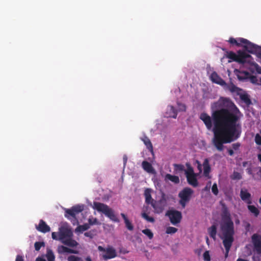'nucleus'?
I'll use <instances>...</instances> for the list:
<instances>
[{
    "mask_svg": "<svg viewBox=\"0 0 261 261\" xmlns=\"http://www.w3.org/2000/svg\"><path fill=\"white\" fill-rule=\"evenodd\" d=\"M197 162L198 163V168L199 170L200 171H201V164L200 163V162L199 161H197Z\"/></svg>",
    "mask_w": 261,
    "mask_h": 261,
    "instance_id": "57",
    "label": "nucleus"
},
{
    "mask_svg": "<svg viewBox=\"0 0 261 261\" xmlns=\"http://www.w3.org/2000/svg\"><path fill=\"white\" fill-rule=\"evenodd\" d=\"M222 221L232 220L231 219L230 213L226 205L225 204H222Z\"/></svg>",
    "mask_w": 261,
    "mask_h": 261,
    "instance_id": "13",
    "label": "nucleus"
},
{
    "mask_svg": "<svg viewBox=\"0 0 261 261\" xmlns=\"http://www.w3.org/2000/svg\"><path fill=\"white\" fill-rule=\"evenodd\" d=\"M88 222H89V225H93V224H95L96 222H97V219L96 218H94V219H89L88 220Z\"/></svg>",
    "mask_w": 261,
    "mask_h": 261,
    "instance_id": "48",
    "label": "nucleus"
},
{
    "mask_svg": "<svg viewBox=\"0 0 261 261\" xmlns=\"http://www.w3.org/2000/svg\"><path fill=\"white\" fill-rule=\"evenodd\" d=\"M15 261H23V257L21 255H17L16 256Z\"/></svg>",
    "mask_w": 261,
    "mask_h": 261,
    "instance_id": "51",
    "label": "nucleus"
},
{
    "mask_svg": "<svg viewBox=\"0 0 261 261\" xmlns=\"http://www.w3.org/2000/svg\"><path fill=\"white\" fill-rule=\"evenodd\" d=\"M240 97L241 100L243 101L246 105L249 106L251 104V101L248 94L246 93L242 94L240 95Z\"/></svg>",
    "mask_w": 261,
    "mask_h": 261,
    "instance_id": "25",
    "label": "nucleus"
},
{
    "mask_svg": "<svg viewBox=\"0 0 261 261\" xmlns=\"http://www.w3.org/2000/svg\"><path fill=\"white\" fill-rule=\"evenodd\" d=\"M121 216L124 220L126 228L130 231L133 230L134 229V226L130 221L128 219L126 216L123 213H121Z\"/></svg>",
    "mask_w": 261,
    "mask_h": 261,
    "instance_id": "24",
    "label": "nucleus"
},
{
    "mask_svg": "<svg viewBox=\"0 0 261 261\" xmlns=\"http://www.w3.org/2000/svg\"><path fill=\"white\" fill-rule=\"evenodd\" d=\"M166 179H168L174 184L179 183V178L178 176L176 175H173L170 174H167L165 176Z\"/></svg>",
    "mask_w": 261,
    "mask_h": 261,
    "instance_id": "27",
    "label": "nucleus"
},
{
    "mask_svg": "<svg viewBox=\"0 0 261 261\" xmlns=\"http://www.w3.org/2000/svg\"><path fill=\"white\" fill-rule=\"evenodd\" d=\"M256 55L257 57L261 59V46L256 45Z\"/></svg>",
    "mask_w": 261,
    "mask_h": 261,
    "instance_id": "45",
    "label": "nucleus"
},
{
    "mask_svg": "<svg viewBox=\"0 0 261 261\" xmlns=\"http://www.w3.org/2000/svg\"><path fill=\"white\" fill-rule=\"evenodd\" d=\"M46 257L48 261H54L55 255L51 250H48L47 252Z\"/></svg>",
    "mask_w": 261,
    "mask_h": 261,
    "instance_id": "37",
    "label": "nucleus"
},
{
    "mask_svg": "<svg viewBox=\"0 0 261 261\" xmlns=\"http://www.w3.org/2000/svg\"><path fill=\"white\" fill-rule=\"evenodd\" d=\"M167 205V200L165 195L163 194L161 199L158 201L151 202V206L154 208L155 213L160 214L162 213Z\"/></svg>",
    "mask_w": 261,
    "mask_h": 261,
    "instance_id": "8",
    "label": "nucleus"
},
{
    "mask_svg": "<svg viewBox=\"0 0 261 261\" xmlns=\"http://www.w3.org/2000/svg\"><path fill=\"white\" fill-rule=\"evenodd\" d=\"M123 160L124 164L125 165L127 162V156L126 155H124V156L123 158Z\"/></svg>",
    "mask_w": 261,
    "mask_h": 261,
    "instance_id": "55",
    "label": "nucleus"
},
{
    "mask_svg": "<svg viewBox=\"0 0 261 261\" xmlns=\"http://www.w3.org/2000/svg\"><path fill=\"white\" fill-rule=\"evenodd\" d=\"M228 41L232 45L239 47L243 46L248 52L256 55V45L251 43L246 39L243 38L235 39L230 37Z\"/></svg>",
    "mask_w": 261,
    "mask_h": 261,
    "instance_id": "3",
    "label": "nucleus"
},
{
    "mask_svg": "<svg viewBox=\"0 0 261 261\" xmlns=\"http://www.w3.org/2000/svg\"><path fill=\"white\" fill-rule=\"evenodd\" d=\"M228 89L231 92H237L239 89V88L232 83L228 86Z\"/></svg>",
    "mask_w": 261,
    "mask_h": 261,
    "instance_id": "40",
    "label": "nucleus"
},
{
    "mask_svg": "<svg viewBox=\"0 0 261 261\" xmlns=\"http://www.w3.org/2000/svg\"><path fill=\"white\" fill-rule=\"evenodd\" d=\"M256 79V77L255 76H252L251 78V80L252 81V83H254L255 82V80Z\"/></svg>",
    "mask_w": 261,
    "mask_h": 261,
    "instance_id": "60",
    "label": "nucleus"
},
{
    "mask_svg": "<svg viewBox=\"0 0 261 261\" xmlns=\"http://www.w3.org/2000/svg\"><path fill=\"white\" fill-rule=\"evenodd\" d=\"M97 249L101 253L100 256L104 260H108L110 259L114 258L117 256L116 249L112 246H108L107 248H104L101 246H98Z\"/></svg>",
    "mask_w": 261,
    "mask_h": 261,
    "instance_id": "5",
    "label": "nucleus"
},
{
    "mask_svg": "<svg viewBox=\"0 0 261 261\" xmlns=\"http://www.w3.org/2000/svg\"><path fill=\"white\" fill-rule=\"evenodd\" d=\"M51 237H52V238L54 240L57 239V234H56V232H52Z\"/></svg>",
    "mask_w": 261,
    "mask_h": 261,
    "instance_id": "53",
    "label": "nucleus"
},
{
    "mask_svg": "<svg viewBox=\"0 0 261 261\" xmlns=\"http://www.w3.org/2000/svg\"><path fill=\"white\" fill-rule=\"evenodd\" d=\"M212 107L216 109L212 113L215 126L212 142L216 148L221 151L224 144L230 143L240 137L241 125L238 121L241 112L228 97H220Z\"/></svg>",
    "mask_w": 261,
    "mask_h": 261,
    "instance_id": "1",
    "label": "nucleus"
},
{
    "mask_svg": "<svg viewBox=\"0 0 261 261\" xmlns=\"http://www.w3.org/2000/svg\"><path fill=\"white\" fill-rule=\"evenodd\" d=\"M247 164V162H244L243 163V166L244 167H245Z\"/></svg>",
    "mask_w": 261,
    "mask_h": 261,
    "instance_id": "63",
    "label": "nucleus"
},
{
    "mask_svg": "<svg viewBox=\"0 0 261 261\" xmlns=\"http://www.w3.org/2000/svg\"><path fill=\"white\" fill-rule=\"evenodd\" d=\"M36 261H46V260L43 258L38 257L36 258Z\"/></svg>",
    "mask_w": 261,
    "mask_h": 261,
    "instance_id": "56",
    "label": "nucleus"
},
{
    "mask_svg": "<svg viewBox=\"0 0 261 261\" xmlns=\"http://www.w3.org/2000/svg\"><path fill=\"white\" fill-rule=\"evenodd\" d=\"M169 110L170 111V112L171 113V114L170 115V117L173 118H176L177 115L176 110L172 106H169Z\"/></svg>",
    "mask_w": 261,
    "mask_h": 261,
    "instance_id": "34",
    "label": "nucleus"
},
{
    "mask_svg": "<svg viewBox=\"0 0 261 261\" xmlns=\"http://www.w3.org/2000/svg\"><path fill=\"white\" fill-rule=\"evenodd\" d=\"M233 242H223V245L225 249V258H226L228 256V253L230 250V249L232 246Z\"/></svg>",
    "mask_w": 261,
    "mask_h": 261,
    "instance_id": "30",
    "label": "nucleus"
},
{
    "mask_svg": "<svg viewBox=\"0 0 261 261\" xmlns=\"http://www.w3.org/2000/svg\"><path fill=\"white\" fill-rule=\"evenodd\" d=\"M208 232L211 238L214 241L216 239L217 234V226L216 224H213L211 227L208 228Z\"/></svg>",
    "mask_w": 261,
    "mask_h": 261,
    "instance_id": "22",
    "label": "nucleus"
},
{
    "mask_svg": "<svg viewBox=\"0 0 261 261\" xmlns=\"http://www.w3.org/2000/svg\"><path fill=\"white\" fill-rule=\"evenodd\" d=\"M247 172L248 173V174H252V171H251V169L250 168H247Z\"/></svg>",
    "mask_w": 261,
    "mask_h": 261,
    "instance_id": "58",
    "label": "nucleus"
},
{
    "mask_svg": "<svg viewBox=\"0 0 261 261\" xmlns=\"http://www.w3.org/2000/svg\"><path fill=\"white\" fill-rule=\"evenodd\" d=\"M220 229L222 233L223 242H233L234 234V224L232 220L221 221Z\"/></svg>",
    "mask_w": 261,
    "mask_h": 261,
    "instance_id": "2",
    "label": "nucleus"
},
{
    "mask_svg": "<svg viewBox=\"0 0 261 261\" xmlns=\"http://www.w3.org/2000/svg\"><path fill=\"white\" fill-rule=\"evenodd\" d=\"M258 159L260 161V162H261V154H259L258 155Z\"/></svg>",
    "mask_w": 261,
    "mask_h": 261,
    "instance_id": "62",
    "label": "nucleus"
},
{
    "mask_svg": "<svg viewBox=\"0 0 261 261\" xmlns=\"http://www.w3.org/2000/svg\"><path fill=\"white\" fill-rule=\"evenodd\" d=\"M72 235V232L70 230L67 229H65L61 231L60 234V239L63 240L66 237H70Z\"/></svg>",
    "mask_w": 261,
    "mask_h": 261,
    "instance_id": "29",
    "label": "nucleus"
},
{
    "mask_svg": "<svg viewBox=\"0 0 261 261\" xmlns=\"http://www.w3.org/2000/svg\"><path fill=\"white\" fill-rule=\"evenodd\" d=\"M240 197L242 200L246 201L247 203L250 204L251 203V194L248 192L247 189H241Z\"/></svg>",
    "mask_w": 261,
    "mask_h": 261,
    "instance_id": "17",
    "label": "nucleus"
},
{
    "mask_svg": "<svg viewBox=\"0 0 261 261\" xmlns=\"http://www.w3.org/2000/svg\"><path fill=\"white\" fill-rule=\"evenodd\" d=\"M203 175L205 177H208L209 174L211 172V167L209 164V161L208 159H205L203 163Z\"/></svg>",
    "mask_w": 261,
    "mask_h": 261,
    "instance_id": "20",
    "label": "nucleus"
},
{
    "mask_svg": "<svg viewBox=\"0 0 261 261\" xmlns=\"http://www.w3.org/2000/svg\"><path fill=\"white\" fill-rule=\"evenodd\" d=\"M237 261H248V260L246 259H245L241 258H239L237 259Z\"/></svg>",
    "mask_w": 261,
    "mask_h": 261,
    "instance_id": "59",
    "label": "nucleus"
},
{
    "mask_svg": "<svg viewBox=\"0 0 261 261\" xmlns=\"http://www.w3.org/2000/svg\"><path fill=\"white\" fill-rule=\"evenodd\" d=\"M193 191L188 187L184 188L178 194V197L180 198L179 204L183 208H185L186 204L189 202L191 198Z\"/></svg>",
    "mask_w": 261,
    "mask_h": 261,
    "instance_id": "7",
    "label": "nucleus"
},
{
    "mask_svg": "<svg viewBox=\"0 0 261 261\" xmlns=\"http://www.w3.org/2000/svg\"><path fill=\"white\" fill-rule=\"evenodd\" d=\"M177 109L178 111L185 112L186 111V106L182 103L177 102Z\"/></svg>",
    "mask_w": 261,
    "mask_h": 261,
    "instance_id": "39",
    "label": "nucleus"
},
{
    "mask_svg": "<svg viewBox=\"0 0 261 261\" xmlns=\"http://www.w3.org/2000/svg\"><path fill=\"white\" fill-rule=\"evenodd\" d=\"M58 251L60 254L65 253L77 254L78 252L76 250L69 248L64 246H59L58 248Z\"/></svg>",
    "mask_w": 261,
    "mask_h": 261,
    "instance_id": "19",
    "label": "nucleus"
},
{
    "mask_svg": "<svg viewBox=\"0 0 261 261\" xmlns=\"http://www.w3.org/2000/svg\"><path fill=\"white\" fill-rule=\"evenodd\" d=\"M200 119L204 122L206 128L208 129H211L213 126L212 124V116L210 117L207 114L202 113L200 114Z\"/></svg>",
    "mask_w": 261,
    "mask_h": 261,
    "instance_id": "12",
    "label": "nucleus"
},
{
    "mask_svg": "<svg viewBox=\"0 0 261 261\" xmlns=\"http://www.w3.org/2000/svg\"><path fill=\"white\" fill-rule=\"evenodd\" d=\"M228 154L231 156L233 155L234 154L233 150L231 149H228Z\"/></svg>",
    "mask_w": 261,
    "mask_h": 261,
    "instance_id": "54",
    "label": "nucleus"
},
{
    "mask_svg": "<svg viewBox=\"0 0 261 261\" xmlns=\"http://www.w3.org/2000/svg\"><path fill=\"white\" fill-rule=\"evenodd\" d=\"M142 140L146 145V147L149 150L152 151L153 146L150 139L147 137L145 136Z\"/></svg>",
    "mask_w": 261,
    "mask_h": 261,
    "instance_id": "28",
    "label": "nucleus"
},
{
    "mask_svg": "<svg viewBox=\"0 0 261 261\" xmlns=\"http://www.w3.org/2000/svg\"><path fill=\"white\" fill-rule=\"evenodd\" d=\"M254 250L257 254L261 255V236L257 233L253 234L251 237Z\"/></svg>",
    "mask_w": 261,
    "mask_h": 261,
    "instance_id": "10",
    "label": "nucleus"
},
{
    "mask_svg": "<svg viewBox=\"0 0 261 261\" xmlns=\"http://www.w3.org/2000/svg\"><path fill=\"white\" fill-rule=\"evenodd\" d=\"M166 216L169 217L171 223L173 225L179 223L182 218L181 212L176 210L168 211Z\"/></svg>",
    "mask_w": 261,
    "mask_h": 261,
    "instance_id": "9",
    "label": "nucleus"
},
{
    "mask_svg": "<svg viewBox=\"0 0 261 261\" xmlns=\"http://www.w3.org/2000/svg\"><path fill=\"white\" fill-rule=\"evenodd\" d=\"M177 230L175 227L169 226L167 228L166 232L168 234H173L177 232Z\"/></svg>",
    "mask_w": 261,
    "mask_h": 261,
    "instance_id": "38",
    "label": "nucleus"
},
{
    "mask_svg": "<svg viewBox=\"0 0 261 261\" xmlns=\"http://www.w3.org/2000/svg\"><path fill=\"white\" fill-rule=\"evenodd\" d=\"M250 223H247L246 224V225H245V228L246 231L247 232L249 231V230H250Z\"/></svg>",
    "mask_w": 261,
    "mask_h": 261,
    "instance_id": "52",
    "label": "nucleus"
},
{
    "mask_svg": "<svg viewBox=\"0 0 261 261\" xmlns=\"http://www.w3.org/2000/svg\"><path fill=\"white\" fill-rule=\"evenodd\" d=\"M142 232L147 236L149 239H152L153 237V234L149 229H143Z\"/></svg>",
    "mask_w": 261,
    "mask_h": 261,
    "instance_id": "36",
    "label": "nucleus"
},
{
    "mask_svg": "<svg viewBox=\"0 0 261 261\" xmlns=\"http://www.w3.org/2000/svg\"><path fill=\"white\" fill-rule=\"evenodd\" d=\"M238 78H239V79H240V80H242V79H244V78L242 77H241V76H238Z\"/></svg>",
    "mask_w": 261,
    "mask_h": 261,
    "instance_id": "64",
    "label": "nucleus"
},
{
    "mask_svg": "<svg viewBox=\"0 0 261 261\" xmlns=\"http://www.w3.org/2000/svg\"><path fill=\"white\" fill-rule=\"evenodd\" d=\"M143 169L149 173L155 174V169L152 167V165L147 161H144L142 163Z\"/></svg>",
    "mask_w": 261,
    "mask_h": 261,
    "instance_id": "18",
    "label": "nucleus"
},
{
    "mask_svg": "<svg viewBox=\"0 0 261 261\" xmlns=\"http://www.w3.org/2000/svg\"><path fill=\"white\" fill-rule=\"evenodd\" d=\"M226 57L237 62V54L232 51L227 52Z\"/></svg>",
    "mask_w": 261,
    "mask_h": 261,
    "instance_id": "31",
    "label": "nucleus"
},
{
    "mask_svg": "<svg viewBox=\"0 0 261 261\" xmlns=\"http://www.w3.org/2000/svg\"><path fill=\"white\" fill-rule=\"evenodd\" d=\"M62 243L64 245L70 247H76L78 245V243L74 240H73L71 238H68L63 240Z\"/></svg>",
    "mask_w": 261,
    "mask_h": 261,
    "instance_id": "23",
    "label": "nucleus"
},
{
    "mask_svg": "<svg viewBox=\"0 0 261 261\" xmlns=\"http://www.w3.org/2000/svg\"><path fill=\"white\" fill-rule=\"evenodd\" d=\"M68 261H78L79 258L75 256L71 255L68 257Z\"/></svg>",
    "mask_w": 261,
    "mask_h": 261,
    "instance_id": "47",
    "label": "nucleus"
},
{
    "mask_svg": "<svg viewBox=\"0 0 261 261\" xmlns=\"http://www.w3.org/2000/svg\"><path fill=\"white\" fill-rule=\"evenodd\" d=\"M186 166L187 169L185 170V175L188 183L193 187H197L198 186L197 174L194 172L193 167L189 163H187Z\"/></svg>",
    "mask_w": 261,
    "mask_h": 261,
    "instance_id": "6",
    "label": "nucleus"
},
{
    "mask_svg": "<svg viewBox=\"0 0 261 261\" xmlns=\"http://www.w3.org/2000/svg\"><path fill=\"white\" fill-rule=\"evenodd\" d=\"M212 191L213 194L215 195H217L219 192L217 185L216 183H214L212 188Z\"/></svg>",
    "mask_w": 261,
    "mask_h": 261,
    "instance_id": "43",
    "label": "nucleus"
},
{
    "mask_svg": "<svg viewBox=\"0 0 261 261\" xmlns=\"http://www.w3.org/2000/svg\"><path fill=\"white\" fill-rule=\"evenodd\" d=\"M85 236L89 237L90 238H93V233L90 231L89 232H86L84 233Z\"/></svg>",
    "mask_w": 261,
    "mask_h": 261,
    "instance_id": "49",
    "label": "nucleus"
},
{
    "mask_svg": "<svg viewBox=\"0 0 261 261\" xmlns=\"http://www.w3.org/2000/svg\"><path fill=\"white\" fill-rule=\"evenodd\" d=\"M203 259L205 261H210L211 256L208 251H205L203 254Z\"/></svg>",
    "mask_w": 261,
    "mask_h": 261,
    "instance_id": "42",
    "label": "nucleus"
},
{
    "mask_svg": "<svg viewBox=\"0 0 261 261\" xmlns=\"http://www.w3.org/2000/svg\"><path fill=\"white\" fill-rule=\"evenodd\" d=\"M93 209L98 212H101L114 222H118L119 220L115 215L114 211L107 204L98 202H93L92 206Z\"/></svg>",
    "mask_w": 261,
    "mask_h": 261,
    "instance_id": "4",
    "label": "nucleus"
},
{
    "mask_svg": "<svg viewBox=\"0 0 261 261\" xmlns=\"http://www.w3.org/2000/svg\"><path fill=\"white\" fill-rule=\"evenodd\" d=\"M90 228V225L88 223H85L82 225H79L76 229V230L83 232L85 230H88Z\"/></svg>",
    "mask_w": 261,
    "mask_h": 261,
    "instance_id": "33",
    "label": "nucleus"
},
{
    "mask_svg": "<svg viewBox=\"0 0 261 261\" xmlns=\"http://www.w3.org/2000/svg\"><path fill=\"white\" fill-rule=\"evenodd\" d=\"M240 146H241V144L239 142L233 143L232 144V147L233 149H234L235 150L239 149Z\"/></svg>",
    "mask_w": 261,
    "mask_h": 261,
    "instance_id": "46",
    "label": "nucleus"
},
{
    "mask_svg": "<svg viewBox=\"0 0 261 261\" xmlns=\"http://www.w3.org/2000/svg\"><path fill=\"white\" fill-rule=\"evenodd\" d=\"M44 246L43 242H36L35 243L34 246L36 251H39L42 246Z\"/></svg>",
    "mask_w": 261,
    "mask_h": 261,
    "instance_id": "41",
    "label": "nucleus"
},
{
    "mask_svg": "<svg viewBox=\"0 0 261 261\" xmlns=\"http://www.w3.org/2000/svg\"><path fill=\"white\" fill-rule=\"evenodd\" d=\"M84 207L83 205H76L72 206L70 209H66L65 216L68 218L67 215H69L73 218H75V215L82 212L84 210Z\"/></svg>",
    "mask_w": 261,
    "mask_h": 261,
    "instance_id": "11",
    "label": "nucleus"
},
{
    "mask_svg": "<svg viewBox=\"0 0 261 261\" xmlns=\"http://www.w3.org/2000/svg\"><path fill=\"white\" fill-rule=\"evenodd\" d=\"M251 56L249 54L241 50H239L237 54V62L244 64L246 62V59Z\"/></svg>",
    "mask_w": 261,
    "mask_h": 261,
    "instance_id": "15",
    "label": "nucleus"
},
{
    "mask_svg": "<svg viewBox=\"0 0 261 261\" xmlns=\"http://www.w3.org/2000/svg\"><path fill=\"white\" fill-rule=\"evenodd\" d=\"M248 208L251 213L253 214L255 217H257L259 212L258 210L254 205H249Z\"/></svg>",
    "mask_w": 261,
    "mask_h": 261,
    "instance_id": "32",
    "label": "nucleus"
},
{
    "mask_svg": "<svg viewBox=\"0 0 261 261\" xmlns=\"http://www.w3.org/2000/svg\"><path fill=\"white\" fill-rule=\"evenodd\" d=\"M211 79L213 82L219 84L221 86H225L226 85L225 82L215 72H214L212 73L211 75Z\"/></svg>",
    "mask_w": 261,
    "mask_h": 261,
    "instance_id": "16",
    "label": "nucleus"
},
{
    "mask_svg": "<svg viewBox=\"0 0 261 261\" xmlns=\"http://www.w3.org/2000/svg\"><path fill=\"white\" fill-rule=\"evenodd\" d=\"M37 230L43 233L50 231V227L43 220H40L38 225L36 226Z\"/></svg>",
    "mask_w": 261,
    "mask_h": 261,
    "instance_id": "14",
    "label": "nucleus"
},
{
    "mask_svg": "<svg viewBox=\"0 0 261 261\" xmlns=\"http://www.w3.org/2000/svg\"><path fill=\"white\" fill-rule=\"evenodd\" d=\"M233 175L234 176L233 178H234V179H240L241 178V176L240 174L238 172H234Z\"/></svg>",
    "mask_w": 261,
    "mask_h": 261,
    "instance_id": "50",
    "label": "nucleus"
},
{
    "mask_svg": "<svg viewBox=\"0 0 261 261\" xmlns=\"http://www.w3.org/2000/svg\"><path fill=\"white\" fill-rule=\"evenodd\" d=\"M141 216L148 222L153 223L155 221L154 218L149 216L146 213H142Z\"/></svg>",
    "mask_w": 261,
    "mask_h": 261,
    "instance_id": "35",
    "label": "nucleus"
},
{
    "mask_svg": "<svg viewBox=\"0 0 261 261\" xmlns=\"http://www.w3.org/2000/svg\"><path fill=\"white\" fill-rule=\"evenodd\" d=\"M174 172L176 173H180L183 171L185 172V166L182 164H174L173 165Z\"/></svg>",
    "mask_w": 261,
    "mask_h": 261,
    "instance_id": "26",
    "label": "nucleus"
},
{
    "mask_svg": "<svg viewBox=\"0 0 261 261\" xmlns=\"http://www.w3.org/2000/svg\"><path fill=\"white\" fill-rule=\"evenodd\" d=\"M86 261H92L90 257H89V256H88V257H86Z\"/></svg>",
    "mask_w": 261,
    "mask_h": 261,
    "instance_id": "61",
    "label": "nucleus"
},
{
    "mask_svg": "<svg viewBox=\"0 0 261 261\" xmlns=\"http://www.w3.org/2000/svg\"><path fill=\"white\" fill-rule=\"evenodd\" d=\"M255 142L256 144L261 145V136L258 134L255 135Z\"/></svg>",
    "mask_w": 261,
    "mask_h": 261,
    "instance_id": "44",
    "label": "nucleus"
},
{
    "mask_svg": "<svg viewBox=\"0 0 261 261\" xmlns=\"http://www.w3.org/2000/svg\"><path fill=\"white\" fill-rule=\"evenodd\" d=\"M151 189H146L144 191V196L145 198V202L147 204H151V202H154V200L151 197Z\"/></svg>",
    "mask_w": 261,
    "mask_h": 261,
    "instance_id": "21",
    "label": "nucleus"
}]
</instances>
